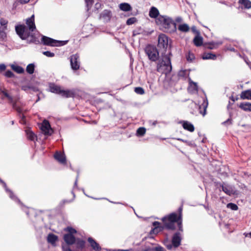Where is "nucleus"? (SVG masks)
Listing matches in <instances>:
<instances>
[{"label":"nucleus","instance_id":"obj_1","mask_svg":"<svg viewBox=\"0 0 251 251\" xmlns=\"http://www.w3.org/2000/svg\"><path fill=\"white\" fill-rule=\"evenodd\" d=\"M26 24L28 28L23 25H20L16 27L17 34L22 39H27L30 35V31H33L36 28L34 15L26 19Z\"/></svg>","mask_w":251,"mask_h":251},{"label":"nucleus","instance_id":"obj_2","mask_svg":"<svg viewBox=\"0 0 251 251\" xmlns=\"http://www.w3.org/2000/svg\"><path fill=\"white\" fill-rule=\"evenodd\" d=\"M155 22L165 31L173 32L176 30V24L171 18L167 16L160 15L155 20Z\"/></svg>","mask_w":251,"mask_h":251},{"label":"nucleus","instance_id":"obj_3","mask_svg":"<svg viewBox=\"0 0 251 251\" xmlns=\"http://www.w3.org/2000/svg\"><path fill=\"white\" fill-rule=\"evenodd\" d=\"M157 70L162 73L167 74L170 73L172 70L171 60L170 58L165 55L159 61L158 64Z\"/></svg>","mask_w":251,"mask_h":251},{"label":"nucleus","instance_id":"obj_4","mask_svg":"<svg viewBox=\"0 0 251 251\" xmlns=\"http://www.w3.org/2000/svg\"><path fill=\"white\" fill-rule=\"evenodd\" d=\"M180 217H177L176 214L172 213L168 217L163 218L162 220L164 223L166 227L169 229H174V224L176 222L178 223L179 226L181 224V221L179 220Z\"/></svg>","mask_w":251,"mask_h":251},{"label":"nucleus","instance_id":"obj_5","mask_svg":"<svg viewBox=\"0 0 251 251\" xmlns=\"http://www.w3.org/2000/svg\"><path fill=\"white\" fill-rule=\"evenodd\" d=\"M49 90L52 93L58 94L64 97H69L72 95L71 91L68 90H64L60 86L54 83L49 84Z\"/></svg>","mask_w":251,"mask_h":251},{"label":"nucleus","instance_id":"obj_6","mask_svg":"<svg viewBox=\"0 0 251 251\" xmlns=\"http://www.w3.org/2000/svg\"><path fill=\"white\" fill-rule=\"evenodd\" d=\"M169 45V39L164 34H160L158 38V48L161 50H165Z\"/></svg>","mask_w":251,"mask_h":251},{"label":"nucleus","instance_id":"obj_7","mask_svg":"<svg viewBox=\"0 0 251 251\" xmlns=\"http://www.w3.org/2000/svg\"><path fill=\"white\" fill-rule=\"evenodd\" d=\"M66 230L68 231L70 233L64 235V239L65 241L68 244H73L75 243V240L72 234L76 232L75 230L71 227H67Z\"/></svg>","mask_w":251,"mask_h":251},{"label":"nucleus","instance_id":"obj_8","mask_svg":"<svg viewBox=\"0 0 251 251\" xmlns=\"http://www.w3.org/2000/svg\"><path fill=\"white\" fill-rule=\"evenodd\" d=\"M42 41L45 45L51 46H58L63 45V42L55 40L46 36H43Z\"/></svg>","mask_w":251,"mask_h":251},{"label":"nucleus","instance_id":"obj_9","mask_svg":"<svg viewBox=\"0 0 251 251\" xmlns=\"http://www.w3.org/2000/svg\"><path fill=\"white\" fill-rule=\"evenodd\" d=\"M146 52L150 60L155 61L158 58V52L155 48L149 47L146 49Z\"/></svg>","mask_w":251,"mask_h":251},{"label":"nucleus","instance_id":"obj_10","mask_svg":"<svg viewBox=\"0 0 251 251\" xmlns=\"http://www.w3.org/2000/svg\"><path fill=\"white\" fill-rule=\"evenodd\" d=\"M40 128L45 135H50L53 133V130L50 127L49 123L46 120L43 122Z\"/></svg>","mask_w":251,"mask_h":251},{"label":"nucleus","instance_id":"obj_11","mask_svg":"<svg viewBox=\"0 0 251 251\" xmlns=\"http://www.w3.org/2000/svg\"><path fill=\"white\" fill-rule=\"evenodd\" d=\"M78 56L75 54L71 56L70 58V62L71 67L73 70H76L79 68V63L78 62Z\"/></svg>","mask_w":251,"mask_h":251},{"label":"nucleus","instance_id":"obj_12","mask_svg":"<svg viewBox=\"0 0 251 251\" xmlns=\"http://www.w3.org/2000/svg\"><path fill=\"white\" fill-rule=\"evenodd\" d=\"M221 187H222L223 191L229 196H231L235 194L234 190H233L232 187L230 185H227L225 184H224L222 186H221Z\"/></svg>","mask_w":251,"mask_h":251},{"label":"nucleus","instance_id":"obj_13","mask_svg":"<svg viewBox=\"0 0 251 251\" xmlns=\"http://www.w3.org/2000/svg\"><path fill=\"white\" fill-rule=\"evenodd\" d=\"M188 90L191 93H195L198 91L197 84L189 79V86Z\"/></svg>","mask_w":251,"mask_h":251},{"label":"nucleus","instance_id":"obj_14","mask_svg":"<svg viewBox=\"0 0 251 251\" xmlns=\"http://www.w3.org/2000/svg\"><path fill=\"white\" fill-rule=\"evenodd\" d=\"M158 10L155 7H151L149 11V16L151 18L157 19L159 16Z\"/></svg>","mask_w":251,"mask_h":251},{"label":"nucleus","instance_id":"obj_15","mask_svg":"<svg viewBox=\"0 0 251 251\" xmlns=\"http://www.w3.org/2000/svg\"><path fill=\"white\" fill-rule=\"evenodd\" d=\"M54 157L55 158V159H56L60 163L63 164L65 163L66 158L65 155L63 153H61L59 152H56L55 153Z\"/></svg>","mask_w":251,"mask_h":251},{"label":"nucleus","instance_id":"obj_16","mask_svg":"<svg viewBox=\"0 0 251 251\" xmlns=\"http://www.w3.org/2000/svg\"><path fill=\"white\" fill-rule=\"evenodd\" d=\"M111 17V12L108 10H104L100 15V18L104 22H108Z\"/></svg>","mask_w":251,"mask_h":251},{"label":"nucleus","instance_id":"obj_17","mask_svg":"<svg viewBox=\"0 0 251 251\" xmlns=\"http://www.w3.org/2000/svg\"><path fill=\"white\" fill-rule=\"evenodd\" d=\"M183 127L190 132H193L194 130V126L189 122L182 121L181 122Z\"/></svg>","mask_w":251,"mask_h":251},{"label":"nucleus","instance_id":"obj_18","mask_svg":"<svg viewBox=\"0 0 251 251\" xmlns=\"http://www.w3.org/2000/svg\"><path fill=\"white\" fill-rule=\"evenodd\" d=\"M240 98L242 100H251V90H247L242 92Z\"/></svg>","mask_w":251,"mask_h":251},{"label":"nucleus","instance_id":"obj_19","mask_svg":"<svg viewBox=\"0 0 251 251\" xmlns=\"http://www.w3.org/2000/svg\"><path fill=\"white\" fill-rule=\"evenodd\" d=\"M239 107L245 111H251V103L246 102L241 103Z\"/></svg>","mask_w":251,"mask_h":251},{"label":"nucleus","instance_id":"obj_20","mask_svg":"<svg viewBox=\"0 0 251 251\" xmlns=\"http://www.w3.org/2000/svg\"><path fill=\"white\" fill-rule=\"evenodd\" d=\"M202 58L204 60H215L217 58V56L215 54H213L211 52H205L202 54Z\"/></svg>","mask_w":251,"mask_h":251},{"label":"nucleus","instance_id":"obj_21","mask_svg":"<svg viewBox=\"0 0 251 251\" xmlns=\"http://www.w3.org/2000/svg\"><path fill=\"white\" fill-rule=\"evenodd\" d=\"M88 242L90 244L91 247L95 251H99L100 250V248L99 246V244L96 243L93 239L91 238H88Z\"/></svg>","mask_w":251,"mask_h":251},{"label":"nucleus","instance_id":"obj_22","mask_svg":"<svg viewBox=\"0 0 251 251\" xmlns=\"http://www.w3.org/2000/svg\"><path fill=\"white\" fill-rule=\"evenodd\" d=\"M181 239L178 234H176L172 239L173 246L175 247H178L180 243Z\"/></svg>","mask_w":251,"mask_h":251},{"label":"nucleus","instance_id":"obj_23","mask_svg":"<svg viewBox=\"0 0 251 251\" xmlns=\"http://www.w3.org/2000/svg\"><path fill=\"white\" fill-rule=\"evenodd\" d=\"M194 43L196 46H200L202 44L203 38L199 34H198L194 39Z\"/></svg>","mask_w":251,"mask_h":251},{"label":"nucleus","instance_id":"obj_24","mask_svg":"<svg viewBox=\"0 0 251 251\" xmlns=\"http://www.w3.org/2000/svg\"><path fill=\"white\" fill-rule=\"evenodd\" d=\"M239 3L245 8L250 9L251 8V1L249 0H239Z\"/></svg>","mask_w":251,"mask_h":251},{"label":"nucleus","instance_id":"obj_25","mask_svg":"<svg viewBox=\"0 0 251 251\" xmlns=\"http://www.w3.org/2000/svg\"><path fill=\"white\" fill-rule=\"evenodd\" d=\"M120 9L124 11H129L131 10L130 5L127 3H123L119 5Z\"/></svg>","mask_w":251,"mask_h":251},{"label":"nucleus","instance_id":"obj_26","mask_svg":"<svg viewBox=\"0 0 251 251\" xmlns=\"http://www.w3.org/2000/svg\"><path fill=\"white\" fill-rule=\"evenodd\" d=\"M179 30L182 32H187L189 30L190 27L189 25L186 24H180L178 26Z\"/></svg>","mask_w":251,"mask_h":251},{"label":"nucleus","instance_id":"obj_27","mask_svg":"<svg viewBox=\"0 0 251 251\" xmlns=\"http://www.w3.org/2000/svg\"><path fill=\"white\" fill-rule=\"evenodd\" d=\"M11 67L15 72L19 74L23 73L24 71L23 68L16 64L11 65Z\"/></svg>","mask_w":251,"mask_h":251},{"label":"nucleus","instance_id":"obj_28","mask_svg":"<svg viewBox=\"0 0 251 251\" xmlns=\"http://www.w3.org/2000/svg\"><path fill=\"white\" fill-rule=\"evenodd\" d=\"M47 239L48 242L53 244L57 241V237L53 234H50L48 236Z\"/></svg>","mask_w":251,"mask_h":251},{"label":"nucleus","instance_id":"obj_29","mask_svg":"<svg viewBox=\"0 0 251 251\" xmlns=\"http://www.w3.org/2000/svg\"><path fill=\"white\" fill-rule=\"evenodd\" d=\"M160 224L158 222H155L153 223V226H154V228L153 229L154 233L158 232L159 231L162 230V227L159 226Z\"/></svg>","mask_w":251,"mask_h":251},{"label":"nucleus","instance_id":"obj_30","mask_svg":"<svg viewBox=\"0 0 251 251\" xmlns=\"http://www.w3.org/2000/svg\"><path fill=\"white\" fill-rule=\"evenodd\" d=\"M27 138L31 140H34L35 139H36V136L33 133V132L31 130H27Z\"/></svg>","mask_w":251,"mask_h":251},{"label":"nucleus","instance_id":"obj_31","mask_svg":"<svg viewBox=\"0 0 251 251\" xmlns=\"http://www.w3.org/2000/svg\"><path fill=\"white\" fill-rule=\"evenodd\" d=\"M26 71L27 73H28L30 74H32L34 72V66L32 64H30L27 65L26 67Z\"/></svg>","mask_w":251,"mask_h":251},{"label":"nucleus","instance_id":"obj_32","mask_svg":"<svg viewBox=\"0 0 251 251\" xmlns=\"http://www.w3.org/2000/svg\"><path fill=\"white\" fill-rule=\"evenodd\" d=\"M207 105H208V102H207V100H203V103L202 104V105L201 106H200V108H201V107H202V108L204 109L203 112H201V113L203 116H204L206 114V108L207 106Z\"/></svg>","mask_w":251,"mask_h":251},{"label":"nucleus","instance_id":"obj_33","mask_svg":"<svg viewBox=\"0 0 251 251\" xmlns=\"http://www.w3.org/2000/svg\"><path fill=\"white\" fill-rule=\"evenodd\" d=\"M226 207L232 210H237L238 209V207L236 204L231 202L228 203Z\"/></svg>","mask_w":251,"mask_h":251},{"label":"nucleus","instance_id":"obj_34","mask_svg":"<svg viewBox=\"0 0 251 251\" xmlns=\"http://www.w3.org/2000/svg\"><path fill=\"white\" fill-rule=\"evenodd\" d=\"M78 248H82L84 246V242L81 240H75V243Z\"/></svg>","mask_w":251,"mask_h":251},{"label":"nucleus","instance_id":"obj_35","mask_svg":"<svg viewBox=\"0 0 251 251\" xmlns=\"http://www.w3.org/2000/svg\"><path fill=\"white\" fill-rule=\"evenodd\" d=\"M134 91L138 94L143 95L145 92L144 89L142 87H136L135 88Z\"/></svg>","mask_w":251,"mask_h":251},{"label":"nucleus","instance_id":"obj_36","mask_svg":"<svg viewBox=\"0 0 251 251\" xmlns=\"http://www.w3.org/2000/svg\"><path fill=\"white\" fill-rule=\"evenodd\" d=\"M137 20L135 18L132 17L128 19L126 21V24L128 25H131L136 23Z\"/></svg>","mask_w":251,"mask_h":251},{"label":"nucleus","instance_id":"obj_37","mask_svg":"<svg viewBox=\"0 0 251 251\" xmlns=\"http://www.w3.org/2000/svg\"><path fill=\"white\" fill-rule=\"evenodd\" d=\"M146 132V129L143 127H140L137 130V134L138 135H143Z\"/></svg>","mask_w":251,"mask_h":251},{"label":"nucleus","instance_id":"obj_38","mask_svg":"<svg viewBox=\"0 0 251 251\" xmlns=\"http://www.w3.org/2000/svg\"><path fill=\"white\" fill-rule=\"evenodd\" d=\"M217 47H218V44H215L213 43H209L207 44V48L208 49H209L211 50L214 49Z\"/></svg>","mask_w":251,"mask_h":251},{"label":"nucleus","instance_id":"obj_39","mask_svg":"<svg viewBox=\"0 0 251 251\" xmlns=\"http://www.w3.org/2000/svg\"><path fill=\"white\" fill-rule=\"evenodd\" d=\"M43 54L44 55H45L46 56H47L48 57H53L54 56V53L51 52L49 51H44L43 52Z\"/></svg>","mask_w":251,"mask_h":251},{"label":"nucleus","instance_id":"obj_40","mask_svg":"<svg viewBox=\"0 0 251 251\" xmlns=\"http://www.w3.org/2000/svg\"><path fill=\"white\" fill-rule=\"evenodd\" d=\"M85 0V2L86 3V5H87V7H88L89 6L91 7L93 3V0Z\"/></svg>","mask_w":251,"mask_h":251},{"label":"nucleus","instance_id":"obj_41","mask_svg":"<svg viewBox=\"0 0 251 251\" xmlns=\"http://www.w3.org/2000/svg\"><path fill=\"white\" fill-rule=\"evenodd\" d=\"M5 76H6L7 77H12L13 76V73L10 71H7L6 73H5Z\"/></svg>","mask_w":251,"mask_h":251},{"label":"nucleus","instance_id":"obj_42","mask_svg":"<svg viewBox=\"0 0 251 251\" xmlns=\"http://www.w3.org/2000/svg\"><path fill=\"white\" fill-rule=\"evenodd\" d=\"M187 60L192 61L194 58V56L193 54H189L187 57Z\"/></svg>","mask_w":251,"mask_h":251},{"label":"nucleus","instance_id":"obj_43","mask_svg":"<svg viewBox=\"0 0 251 251\" xmlns=\"http://www.w3.org/2000/svg\"><path fill=\"white\" fill-rule=\"evenodd\" d=\"M175 21L177 23H181L182 21V19L180 17H178L176 18Z\"/></svg>","mask_w":251,"mask_h":251},{"label":"nucleus","instance_id":"obj_44","mask_svg":"<svg viewBox=\"0 0 251 251\" xmlns=\"http://www.w3.org/2000/svg\"><path fill=\"white\" fill-rule=\"evenodd\" d=\"M18 2L21 3H26L29 1L30 0H17Z\"/></svg>","mask_w":251,"mask_h":251},{"label":"nucleus","instance_id":"obj_45","mask_svg":"<svg viewBox=\"0 0 251 251\" xmlns=\"http://www.w3.org/2000/svg\"><path fill=\"white\" fill-rule=\"evenodd\" d=\"M6 66L4 64H0V70L3 71L5 69Z\"/></svg>","mask_w":251,"mask_h":251},{"label":"nucleus","instance_id":"obj_46","mask_svg":"<svg viewBox=\"0 0 251 251\" xmlns=\"http://www.w3.org/2000/svg\"><path fill=\"white\" fill-rule=\"evenodd\" d=\"M155 251H164L163 249L161 247H157L155 248Z\"/></svg>","mask_w":251,"mask_h":251},{"label":"nucleus","instance_id":"obj_47","mask_svg":"<svg viewBox=\"0 0 251 251\" xmlns=\"http://www.w3.org/2000/svg\"><path fill=\"white\" fill-rule=\"evenodd\" d=\"M192 31L198 33V34H199V32L197 30L196 27L194 26L192 28Z\"/></svg>","mask_w":251,"mask_h":251},{"label":"nucleus","instance_id":"obj_48","mask_svg":"<svg viewBox=\"0 0 251 251\" xmlns=\"http://www.w3.org/2000/svg\"><path fill=\"white\" fill-rule=\"evenodd\" d=\"M0 23L2 25H5L7 24V22L4 21H3V22H2V21H0Z\"/></svg>","mask_w":251,"mask_h":251},{"label":"nucleus","instance_id":"obj_49","mask_svg":"<svg viewBox=\"0 0 251 251\" xmlns=\"http://www.w3.org/2000/svg\"><path fill=\"white\" fill-rule=\"evenodd\" d=\"M112 251H129V250H113Z\"/></svg>","mask_w":251,"mask_h":251},{"label":"nucleus","instance_id":"obj_50","mask_svg":"<svg viewBox=\"0 0 251 251\" xmlns=\"http://www.w3.org/2000/svg\"><path fill=\"white\" fill-rule=\"evenodd\" d=\"M5 95L6 97H7L9 98V99H10L9 96L6 93H5Z\"/></svg>","mask_w":251,"mask_h":251},{"label":"nucleus","instance_id":"obj_51","mask_svg":"<svg viewBox=\"0 0 251 251\" xmlns=\"http://www.w3.org/2000/svg\"><path fill=\"white\" fill-rule=\"evenodd\" d=\"M167 247L168 249H171V246H169V245H167Z\"/></svg>","mask_w":251,"mask_h":251},{"label":"nucleus","instance_id":"obj_52","mask_svg":"<svg viewBox=\"0 0 251 251\" xmlns=\"http://www.w3.org/2000/svg\"><path fill=\"white\" fill-rule=\"evenodd\" d=\"M244 234H245V236L247 237V236H248V235H249V233H247V234L245 233Z\"/></svg>","mask_w":251,"mask_h":251},{"label":"nucleus","instance_id":"obj_53","mask_svg":"<svg viewBox=\"0 0 251 251\" xmlns=\"http://www.w3.org/2000/svg\"><path fill=\"white\" fill-rule=\"evenodd\" d=\"M96 5L98 6V5H100V4L99 3H96Z\"/></svg>","mask_w":251,"mask_h":251},{"label":"nucleus","instance_id":"obj_54","mask_svg":"<svg viewBox=\"0 0 251 251\" xmlns=\"http://www.w3.org/2000/svg\"><path fill=\"white\" fill-rule=\"evenodd\" d=\"M249 235H250V237H251V232L250 233H249Z\"/></svg>","mask_w":251,"mask_h":251}]
</instances>
